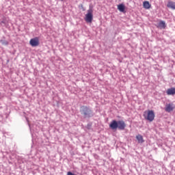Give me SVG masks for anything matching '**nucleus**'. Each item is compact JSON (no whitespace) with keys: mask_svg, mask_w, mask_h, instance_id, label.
<instances>
[{"mask_svg":"<svg viewBox=\"0 0 175 175\" xmlns=\"http://www.w3.org/2000/svg\"><path fill=\"white\" fill-rule=\"evenodd\" d=\"M111 129H119L120 131H124L126 128V124L124 120H112L109 124Z\"/></svg>","mask_w":175,"mask_h":175,"instance_id":"obj_1","label":"nucleus"},{"mask_svg":"<svg viewBox=\"0 0 175 175\" xmlns=\"http://www.w3.org/2000/svg\"><path fill=\"white\" fill-rule=\"evenodd\" d=\"M144 118L147 121H150V122H152V120L155 118V113L152 110H147L144 112Z\"/></svg>","mask_w":175,"mask_h":175,"instance_id":"obj_2","label":"nucleus"},{"mask_svg":"<svg viewBox=\"0 0 175 175\" xmlns=\"http://www.w3.org/2000/svg\"><path fill=\"white\" fill-rule=\"evenodd\" d=\"M82 116H84L85 118L91 117V114L92 113V110L90 109V107L87 106H82L80 110Z\"/></svg>","mask_w":175,"mask_h":175,"instance_id":"obj_3","label":"nucleus"},{"mask_svg":"<svg viewBox=\"0 0 175 175\" xmlns=\"http://www.w3.org/2000/svg\"><path fill=\"white\" fill-rule=\"evenodd\" d=\"M93 12L94 11L92 10V9H90L88 10V14H86L85 18L86 23H92V18H94V15L92 14Z\"/></svg>","mask_w":175,"mask_h":175,"instance_id":"obj_4","label":"nucleus"},{"mask_svg":"<svg viewBox=\"0 0 175 175\" xmlns=\"http://www.w3.org/2000/svg\"><path fill=\"white\" fill-rule=\"evenodd\" d=\"M29 44L31 47H38L39 46V38L36 37L34 38H31L29 41Z\"/></svg>","mask_w":175,"mask_h":175,"instance_id":"obj_5","label":"nucleus"},{"mask_svg":"<svg viewBox=\"0 0 175 175\" xmlns=\"http://www.w3.org/2000/svg\"><path fill=\"white\" fill-rule=\"evenodd\" d=\"M175 109V105L173 103L167 104L165 105V110L167 111V113H170V111H173V110Z\"/></svg>","mask_w":175,"mask_h":175,"instance_id":"obj_6","label":"nucleus"},{"mask_svg":"<svg viewBox=\"0 0 175 175\" xmlns=\"http://www.w3.org/2000/svg\"><path fill=\"white\" fill-rule=\"evenodd\" d=\"M157 28H160L161 29H165L166 28V23L163 21H161L159 23Z\"/></svg>","mask_w":175,"mask_h":175,"instance_id":"obj_7","label":"nucleus"},{"mask_svg":"<svg viewBox=\"0 0 175 175\" xmlns=\"http://www.w3.org/2000/svg\"><path fill=\"white\" fill-rule=\"evenodd\" d=\"M167 8H169L170 9H172L173 10H175V2L168 1L167 4Z\"/></svg>","mask_w":175,"mask_h":175,"instance_id":"obj_8","label":"nucleus"},{"mask_svg":"<svg viewBox=\"0 0 175 175\" xmlns=\"http://www.w3.org/2000/svg\"><path fill=\"white\" fill-rule=\"evenodd\" d=\"M167 95H175V88H171L167 90Z\"/></svg>","mask_w":175,"mask_h":175,"instance_id":"obj_9","label":"nucleus"},{"mask_svg":"<svg viewBox=\"0 0 175 175\" xmlns=\"http://www.w3.org/2000/svg\"><path fill=\"white\" fill-rule=\"evenodd\" d=\"M136 139L138 143H144V139H143V136L142 135H137L136 136Z\"/></svg>","mask_w":175,"mask_h":175,"instance_id":"obj_10","label":"nucleus"},{"mask_svg":"<svg viewBox=\"0 0 175 175\" xmlns=\"http://www.w3.org/2000/svg\"><path fill=\"white\" fill-rule=\"evenodd\" d=\"M118 9L122 12H125V5L124 4H120L118 5Z\"/></svg>","mask_w":175,"mask_h":175,"instance_id":"obj_11","label":"nucleus"},{"mask_svg":"<svg viewBox=\"0 0 175 175\" xmlns=\"http://www.w3.org/2000/svg\"><path fill=\"white\" fill-rule=\"evenodd\" d=\"M143 6L144 9H150V8H151V4H150V2L148 1H144Z\"/></svg>","mask_w":175,"mask_h":175,"instance_id":"obj_12","label":"nucleus"},{"mask_svg":"<svg viewBox=\"0 0 175 175\" xmlns=\"http://www.w3.org/2000/svg\"><path fill=\"white\" fill-rule=\"evenodd\" d=\"M3 44H6V45H8V44H9V43H8V42H5L3 43Z\"/></svg>","mask_w":175,"mask_h":175,"instance_id":"obj_13","label":"nucleus"}]
</instances>
